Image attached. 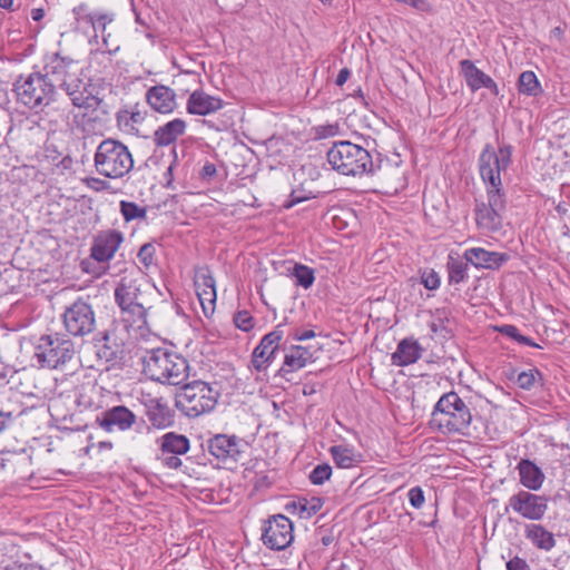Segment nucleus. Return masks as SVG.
I'll list each match as a JSON object with an SVG mask.
<instances>
[{"label":"nucleus","instance_id":"nucleus-28","mask_svg":"<svg viewBox=\"0 0 570 570\" xmlns=\"http://www.w3.org/2000/svg\"><path fill=\"white\" fill-rule=\"evenodd\" d=\"M519 471V481L524 489L530 491H538L541 489L544 482V473L542 470L531 460L521 459L517 465Z\"/></svg>","mask_w":570,"mask_h":570},{"label":"nucleus","instance_id":"nucleus-42","mask_svg":"<svg viewBox=\"0 0 570 570\" xmlns=\"http://www.w3.org/2000/svg\"><path fill=\"white\" fill-rule=\"evenodd\" d=\"M538 377L542 380V374L538 368L523 371L518 374L517 384L520 389L529 391L534 386Z\"/></svg>","mask_w":570,"mask_h":570},{"label":"nucleus","instance_id":"nucleus-46","mask_svg":"<svg viewBox=\"0 0 570 570\" xmlns=\"http://www.w3.org/2000/svg\"><path fill=\"white\" fill-rule=\"evenodd\" d=\"M154 255L155 246L151 243H146L139 248L137 257L145 267H149L154 262Z\"/></svg>","mask_w":570,"mask_h":570},{"label":"nucleus","instance_id":"nucleus-55","mask_svg":"<svg viewBox=\"0 0 570 570\" xmlns=\"http://www.w3.org/2000/svg\"><path fill=\"white\" fill-rule=\"evenodd\" d=\"M217 174L216 166L207 161L200 169L199 176L203 180H212Z\"/></svg>","mask_w":570,"mask_h":570},{"label":"nucleus","instance_id":"nucleus-37","mask_svg":"<svg viewBox=\"0 0 570 570\" xmlns=\"http://www.w3.org/2000/svg\"><path fill=\"white\" fill-rule=\"evenodd\" d=\"M288 276L295 279V285L308 289L315 282V272L312 267L295 263L288 268Z\"/></svg>","mask_w":570,"mask_h":570},{"label":"nucleus","instance_id":"nucleus-17","mask_svg":"<svg viewBox=\"0 0 570 570\" xmlns=\"http://www.w3.org/2000/svg\"><path fill=\"white\" fill-rule=\"evenodd\" d=\"M124 240L121 232L109 229L100 233L94 240L90 256L99 262L110 261Z\"/></svg>","mask_w":570,"mask_h":570},{"label":"nucleus","instance_id":"nucleus-41","mask_svg":"<svg viewBox=\"0 0 570 570\" xmlns=\"http://www.w3.org/2000/svg\"><path fill=\"white\" fill-rule=\"evenodd\" d=\"M86 23L89 24L95 32L100 31L104 38V41L107 42L105 38V30L108 23L114 20V14L110 13H94L86 14Z\"/></svg>","mask_w":570,"mask_h":570},{"label":"nucleus","instance_id":"nucleus-44","mask_svg":"<svg viewBox=\"0 0 570 570\" xmlns=\"http://www.w3.org/2000/svg\"><path fill=\"white\" fill-rule=\"evenodd\" d=\"M421 283L426 289L435 291L440 287L441 278L434 269H424L421 274Z\"/></svg>","mask_w":570,"mask_h":570},{"label":"nucleus","instance_id":"nucleus-7","mask_svg":"<svg viewBox=\"0 0 570 570\" xmlns=\"http://www.w3.org/2000/svg\"><path fill=\"white\" fill-rule=\"evenodd\" d=\"M141 295L136 281L121 278L115 288V302L119 306L124 321L138 328L146 325L147 309L139 302Z\"/></svg>","mask_w":570,"mask_h":570},{"label":"nucleus","instance_id":"nucleus-16","mask_svg":"<svg viewBox=\"0 0 570 570\" xmlns=\"http://www.w3.org/2000/svg\"><path fill=\"white\" fill-rule=\"evenodd\" d=\"M194 285L204 314L214 313L217 298L216 282L208 266L196 268Z\"/></svg>","mask_w":570,"mask_h":570},{"label":"nucleus","instance_id":"nucleus-26","mask_svg":"<svg viewBox=\"0 0 570 570\" xmlns=\"http://www.w3.org/2000/svg\"><path fill=\"white\" fill-rule=\"evenodd\" d=\"M75 65L76 61L72 58L62 57L60 53H55L45 65V73H42V76H47V79H51L52 83L57 82L60 85L61 82L73 77L71 73V68Z\"/></svg>","mask_w":570,"mask_h":570},{"label":"nucleus","instance_id":"nucleus-32","mask_svg":"<svg viewBox=\"0 0 570 570\" xmlns=\"http://www.w3.org/2000/svg\"><path fill=\"white\" fill-rule=\"evenodd\" d=\"M159 450L163 454H186L190 449L189 439L184 434L168 432L159 440Z\"/></svg>","mask_w":570,"mask_h":570},{"label":"nucleus","instance_id":"nucleus-58","mask_svg":"<svg viewBox=\"0 0 570 570\" xmlns=\"http://www.w3.org/2000/svg\"><path fill=\"white\" fill-rule=\"evenodd\" d=\"M430 330L432 333L441 334L443 337H446L450 334L449 330L444 326L442 321H440V323L432 322L430 324Z\"/></svg>","mask_w":570,"mask_h":570},{"label":"nucleus","instance_id":"nucleus-45","mask_svg":"<svg viewBox=\"0 0 570 570\" xmlns=\"http://www.w3.org/2000/svg\"><path fill=\"white\" fill-rule=\"evenodd\" d=\"M235 326L243 332H248L254 327V318L247 311H239L234 315Z\"/></svg>","mask_w":570,"mask_h":570},{"label":"nucleus","instance_id":"nucleus-19","mask_svg":"<svg viewBox=\"0 0 570 570\" xmlns=\"http://www.w3.org/2000/svg\"><path fill=\"white\" fill-rule=\"evenodd\" d=\"M512 146L502 145L499 147V154H497L490 144H487L479 156V171L492 169L493 174L498 170L501 175V170H505L511 164Z\"/></svg>","mask_w":570,"mask_h":570},{"label":"nucleus","instance_id":"nucleus-21","mask_svg":"<svg viewBox=\"0 0 570 570\" xmlns=\"http://www.w3.org/2000/svg\"><path fill=\"white\" fill-rule=\"evenodd\" d=\"M224 101L219 97L212 96L202 89L193 91L186 102V110L190 115L207 116L220 110Z\"/></svg>","mask_w":570,"mask_h":570},{"label":"nucleus","instance_id":"nucleus-8","mask_svg":"<svg viewBox=\"0 0 570 570\" xmlns=\"http://www.w3.org/2000/svg\"><path fill=\"white\" fill-rule=\"evenodd\" d=\"M62 323L67 333L75 337H83L96 330V314L92 305L79 297L65 308Z\"/></svg>","mask_w":570,"mask_h":570},{"label":"nucleus","instance_id":"nucleus-6","mask_svg":"<svg viewBox=\"0 0 570 570\" xmlns=\"http://www.w3.org/2000/svg\"><path fill=\"white\" fill-rule=\"evenodd\" d=\"M75 343L67 335H41L35 345V358L40 367L57 370L75 356Z\"/></svg>","mask_w":570,"mask_h":570},{"label":"nucleus","instance_id":"nucleus-22","mask_svg":"<svg viewBox=\"0 0 570 570\" xmlns=\"http://www.w3.org/2000/svg\"><path fill=\"white\" fill-rule=\"evenodd\" d=\"M173 352L167 348H153L142 356V372L154 382H160Z\"/></svg>","mask_w":570,"mask_h":570},{"label":"nucleus","instance_id":"nucleus-25","mask_svg":"<svg viewBox=\"0 0 570 570\" xmlns=\"http://www.w3.org/2000/svg\"><path fill=\"white\" fill-rule=\"evenodd\" d=\"M189 363L188 361L173 352L167 368L165 367L164 375L159 383L174 386H183L189 377Z\"/></svg>","mask_w":570,"mask_h":570},{"label":"nucleus","instance_id":"nucleus-54","mask_svg":"<svg viewBox=\"0 0 570 570\" xmlns=\"http://www.w3.org/2000/svg\"><path fill=\"white\" fill-rule=\"evenodd\" d=\"M72 13L75 16V20L77 23H86V14H94L92 12H89L88 6L86 3H80L79 6L75 7L72 9Z\"/></svg>","mask_w":570,"mask_h":570},{"label":"nucleus","instance_id":"nucleus-2","mask_svg":"<svg viewBox=\"0 0 570 570\" xmlns=\"http://www.w3.org/2000/svg\"><path fill=\"white\" fill-rule=\"evenodd\" d=\"M13 91L19 104L36 111H43L59 97L57 86L39 71L20 75L13 82Z\"/></svg>","mask_w":570,"mask_h":570},{"label":"nucleus","instance_id":"nucleus-31","mask_svg":"<svg viewBox=\"0 0 570 570\" xmlns=\"http://www.w3.org/2000/svg\"><path fill=\"white\" fill-rule=\"evenodd\" d=\"M186 121L175 118L163 126H159L154 132V142L157 146H168L184 135L186 130Z\"/></svg>","mask_w":570,"mask_h":570},{"label":"nucleus","instance_id":"nucleus-64","mask_svg":"<svg viewBox=\"0 0 570 570\" xmlns=\"http://www.w3.org/2000/svg\"><path fill=\"white\" fill-rule=\"evenodd\" d=\"M485 88L489 89L491 91V94L494 95V96H499L500 95V89H499L497 82L493 79L488 81V86Z\"/></svg>","mask_w":570,"mask_h":570},{"label":"nucleus","instance_id":"nucleus-27","mask_svg":"<svg viewBox=\"0 0 570 570\" xmlns=\"http://www.w3.org/2000/svg\"><path fill=\"white\" fill-rule=\"evenodd\" d=\"M502 214L503 212L499 209L485 206L484 202H475V223L481 230L488 233L500 230L502 227Z\"/></svg>","mask_w":570,"mask_h":570},{"label":"nucleus","instance_id":"nucleus-52","mask_svg":"<svg viewBox=\"0 0 570 570\" xmlns=\"http://www.w3.org/2000/svg\"><path fill=\"white\" fill-rule=\"evenodd\" d=\"M505 567H507V570H531L528 562L518 556L510 559L507 562Z\"/></svg>","mask_w":570,"mask_h":570},{"label":"nucleus","instance_id":"nucleus-4","mask_svg":"<svg viewBox=\"0 0 570 570\" xmlns=\"http://www.w3.org/2000/svg\"><path fill=\"white\" fill-rule=\"evenodd\" d=\"M96 171L106 178L119 179L129 174L134 158L129 148L120 140L104 139L94 156Z\"/></svg>","mask_w":570,"mask_h":570},{"label":"nucleus","instance_id":"nucleus-43","mask_svg":"<svg viewBox=\"0 0 570 570\" xmlns=\"http://www.w3.org/2000/svg\"><path fill=\"white\" fill-rule=\"evenodd\" d=\"M332 475V466L327 463L316 465L309 473V481L315 485H321Z\"/></svg>","mask_w":570,"mask_h":570},{"label":"nucleus","instance_id":"nucleus-11","mask_svg":"<svg viewBox=\"0 0 570 570\" xmlns=\"http://www.w3.org/2000/svg\"><path fill=\"white\" fill-rule=\"evenodd\" d=\"M283 325L278 324L272 332L265 334L252 354V366L258 371H265L275 360L284 336Z\"/></svg>","mask_w":570,"mask_h":570},{"label":"nucleus","instance_id":"nucleus-36","mask_svg":"<svg viewBox=\"0 0 570 570\" xmlns=\"http://www.w3.org/2000/svg\"><path fill=\"white\" fill-rule=\"evenodd\" d=\"M469 264L470 262H466L463 257L456 258L450 254L446 262L449 284H460L464 282L468 278Z\"/></svg>","mask_w":570,"mask_h":570},{"label":"nucleus","instance_id":"nucleus-23","mask_svg":"<svg viewBox=\"0 0 570 570\" xmlns=\"http://www.w3.org/2000/svg\"><path fill=\"white\" fill-rule=\"evenodd\" d=\"M314 358L311 346L291 345L286 350L283 366L278 370L277 375L285 377L287 374L305 367Z\"/></svg>","mask_w":570,"mask_h":570},{"label":"nucleus","instance_id":"nucleus-62","mask_svg":"<svg viewBox=\"0 0 570 570\" xmlns=\"http://www.w3.org/2000/svg\"><path fill=\"white\" fill-rule=\"evenodd\" d=\"M336 132V127L335 126H326V127H321V130H320V135L322 137H326V136H333L335 135Z\"/></svg>","mask_w":570,"mask_h":570},{"label":"nucleus","instance_id":"nucleus-15","mask_svg":"<svg viewBox=\"0 0 570 570\" xmlns=\"http://www.w3.org/2000/svg\"><path fill=\"white\" fill-rule=\"evenodd\" d=\"M242 440L236 435L215 434L206 441L208 452L219 462L236 463L242 454Z\"/></svg>","mask_w":570,"mask_h":570},{"label":"nucleus","instance_id":"nucleus-39","mask_svg":"<svg viewBox=\"0 0 570 570\" xmlns=\"http://www.w3.org/2000/svg\"><path fill=\"white\" fill-rule=\"evenodd\" d=\"M330 453L336 464L342 469H348L356 464V455L353 449L343 445H333L330 449Z\"/></svg>","mask_w":570,"mask_h":570},{"label":"nucleus","instance_id":"nucleus-40","mask_svg":"<svg viewBox=\"0 0 570 570\" xmlns=\"http://www.w3.org/2000/svg\"><path fill=\"white\" fill-rule=\"evenodd\" d=\"M120 213L126 222L135 219H145L147 215V208L141 207L134 202L121 200L119 203Z\"/></svg>","mask_w":570,"mask_h":570},{"label":"nucleus","instance_id":"nucleus-61","mask_svg":"<svg viewBox=\"0 0 570 570\" xmlns=\"http://www.w3.org/2000/svg\"><path fill=\"white\" fill-rule=\"evenodd\" d=\"M518 343L522 344V345H528V346H532V347H540L537 343L533 342V340L529 336H524V335H520V337H518Z\"/></svg>","mask_w":570,"mask_h":570},{"label":"nucleus","instance_id":"nucleus-56","mask_svg":"<svg viewBox=\"0 0 570 570\" xmlns=\"http://www.w3.org/2000/svg\"><path fill=\"white\" fill-rule=\"evenodd\" d=\"M498 331L502 334V335H505L514 341L518 342V337H520L521 333L519 332L518 327L514 326V325H510V324H507V325H502L498 328Z\"/></svg>","mask_w":570,"mask_h":570},{"label":"nucleus","instance_id":"nucleus-1","mask_svg":"<svg viewBox=\"0 0 570 570\" xmlns=\"http://www.w3.org/2000/svg\"><path fill=\"white\" fill-rule=\"evenodd\" d=\"M327 161L334 170L345 176L374 175L382 164L381 154L376 158L371 151L348 140L333 144L327 151Z\"/></svg>","mask_w":570,"mask_h":570},{"label":"nucleus","instance_id":"nucleus-38","mask_svg":"<svg viewBox=\"0 0 570 570\" xmlns=\"http://www.w3.org/2000/svg\"><path fill=\"white\" fill-rule=\"evenodd\" d=\"M518 90L521 95L537 97L542 94L541 85L533 71L521 72L518 80Z\"/></svg>","mask_w":570,"mask_h":570},{"label":"nucleus","instance_id":"nucleus-29","mask_svg":"<svg viewBox=\"0 0 570 570\" xmlns=\"http://www.w3.org/2000/svg\"><path fill=\"white\" fill-rule=\"evenodd\" d=\"M423 352L417 341L413 338L402 340L396 347V351L392 354V363L397 366H406L415 363Z\"/></svg>","mask_w":570,"mask_h":570},{"label":"nucleus","instance_id":"nucleus-18","mask_svg":"<svg viewBox=\"0 0 570 570\" xmlns=\"http://www.w3.org/2000/svg\"><path fill=\"white\" fill-rule=\"evenodd\" d=\"M463 258L478 269L497 271L510 259V255L482 247H471L464 250Z\"/></svg>","mask_w":570,"mask_h":570},{"label":"nucleus","instance_id":"nucleus-34","mask_svg":"<svg viewBox=\"0 0 570 570\" xmlns=\"http://www.w3.org/2000/svg\"><path fill=\"white\" fill-rule=\"evenodd\" d=\"M147 416L153 426L165 429L174 423V413L170 407L159 400L150 401L147 410Z\"/></svg>","mask_w":570,"mask_h":570},{"label":"nucleus","instance_id":"nucleus-10","mask_svg":"<svg viewBox=\"0 0 570 570\" xmlns=\"http://www.w3.org/2000/svg\"><path fill=\"white\" fill-rule=\"evenodd\" d=\"M262 541L271 550L286 549L293 541V523L284 514L269 517L262 528Z\"/></svg>","mask_w":570,"mask_h":570},{"label":"nucleus","instance_id":"nucleus-20","mask_svg":"<svg viewBox=\"0 0 570 570\" xmlns=\"http://www.w3.org/2000/svg\"><path fill=\"white\" fill-rule=\"evenodd\" d=\"M146 101L150 108L159 114H171L176 107V92L165 85H156L147 89Z\"/></svg>","mask_w":570,"mask_h":570},{"label":"nucleus","instance_id":"nucleus-33","mask_svg":"<svg viewBox=\"0 0 570 570\" xmlns=\"http://www.w3.org/2000/svg\"><path fill=\"white\" fill-rule=\"evenodd\" d=\"M460 69L465 79L468 87L474 92L488 86V81L492 78L476 68L473 61L464 59L460 61Z\"/></svg>","mask_w":570,"mask_h":570},{"label":"nucleus","instance_id":"nucleus-59","mask_svg":"<svg viewBox=\"0 0 570 570\" xmlns=\"http://www.w3.org/2000/svg\"><path fill=\"white\" fill-rule=\"evenodd\" d=\"M350 76H351V71H350L348 68L341 69L338 75H337V77H336L335 83L337 86H343L347 81Z\"/></svg>","mask_w":570,"mask_h":570},{"label":"nucleus","instance_id":"nucleus-47","mask_svg":"<svg viewBox=\"0 0 570 570\" xmlns=\"http://www.w3.org/2000/svg\"><path fill=\"white\" fill-rule=\"evenodd\" d=\"M157 459L167 469L178 470L183 465V461L179 459V455L176 454H163L160 452V455Z\"/></svg>","mask_w":570,"mask_h":570},{"label":"nucleus","instance_id":"nucleus-63","mask_svg":"<svg viewBox=\"0 0 570 570\" xmlns=\"http://www.w3.org/2000/svg\"><path fill=\"white\" fill-rule=\"evenodd\" d=\"M45 17V10L42 8H33L31 10V18L35 21H40Z\"/></svg>","mask_w":570,"mask_h":570},{"label":"nucleus","instance_id":"nucleus-9","mask_svg":"<svg viewBox=\"0 0 570 570\" xmlns=\"http://www.w3.org/2000/svg\"><path fill=\"white\" fill-rule=\"evenodd\" d=\"M549 498L533 493L527 489H520L513 493L504 507V511L512 510L519 517L530 520L540 521L548 511Z\"/></svg>","mask_w":570,"mask_h":570},{"label":"nucleus","instance_id":"nucleus-12","mask_svg":"<svg viewBox=\"0 0 570 570\" xmlns=\"http://www.w3.org/2000/svg\"><path fill=\"white\" fill-rule=\"evenodd\" d=\"M96 423L107 433L126 432L137 424V415L125 405H115L98 414Z\"/></svg>","mask_w":570,"mask_h":570},{"label":"nucleus","instance_id":"nucleus-53","mask_svg":"<svg viewBox=\"0 0 570 570\" xmlns=\"http://www.w3.org/2000/svg\"><path fill=\"white\" fill-rule=\"evenodd\" d=\"M18 451L16 450H1L0 451V470L7 469L9 465H12V458L18 455Z\"/></svg>","mask_w":570,"mask_h":570},{"label":"nucleus","instance_id":"nucleus-57","mask_svg":"<svg viewBox=\"0 0 570 570\" xmlns=\"http://www.w3.org/2000/svg\"><path fill=\"white\" fill-rule=\"evenodd\" d=\"M315 336H316V334L313 330L295 331L293 333V338L295 341H306V340L314 338Z\"/></svg>","mask_w":570,"mask_h":570},{"label":"nucleus","instance_id":"nucleus-13","mask_svg":"<svg viewBox=\"0 0 570 570\" xmlns=\"http://www.w3.org/2000/svg\"><path fill=\"white\" fill-rule=\"evenodd\" d=\"M58 87L69 97L73 107L97 110L104 102L101 98L89 91V86L79 77L73 76L58 85Z\"/></svg>","mask_w":570,"mask_h":570},{"label":"nucleus","instance_id":"nucleus-60","mask_svg":"<svg viewBox=\"0 0 570 570\" xmlns=\"http://www.w3.org/2000/svg\"><path fill=\"white\" fill-rule=\"evenodd\" d=\"M12 420L11 412H4L0 410V432L6 429L8 422Z\"/></svg>","mask_w":570,"mask_h":570},{"label":"nucleus","instance_id":"nucleus-14","mask_svg":"<svg viewBox=\"0 0 570 570\" xmlns=\"http://www.w3.org/2000/svg\"><path fill=\"white\" fill-rule=\"evenodd\" d=\"M98 361L115 365L122 358L124 344L117 340L115 328L97 333L92 340Z\"/></svg>","mask_w":570,"mask_h":570},{"label":"nucleus","instance_id":"nucleus-50","mask_svg":"<svg viewBox=\"0 0 570 570\" xmlns=\"http://www.w3.org/2000/svg\"><path fill=\"white\" fill-rule=\"evenodd\" d=\"M86 186L95 191H102L110 188V185L107 180L98 178V177H87L83 179Z\"/></svg>","mask_w":570,"mask_h":570},{"label":"nucleus","instance_id":"nucleus-30","mask_svg":"<svg viewBox=\"0 0 570 570\" xmlns=\"http://www.w3.org/2000/svg\"><path fill=\"white\" fill-rule=\"evenodd\" d=\"M524 537L539 550L551 551L556 547V539L552 532L542 524L528 523L524 527Z\"/></svg>","mask_w":570,"mask_h":570},{"label":"nucleus","instance_id":"nucleus-49","mask_svg":"<svg viewBox=\"0 0 570 570\" xmlns=\"http://www.w3.org/2000/svg\"><path fill=\"white\" fill-rule=\"evenodd\" d=\"M407 497L411 505L415 509H420L425 501L424 492L421 487L412 488L409 491Z\"/></svg>","mask_w":570,"mask_h":570},{"label":"nucleus","instance_id":"nucleus-48","mask_svg":"<svg viewBox=\"0 0 570 570\" xmlns=\"http://www.w3.org/2000/svg\"><path fill=\"white\" fill-rule=\"evenodd\" d=\"M171 154H173V160L170 161L169 166L167 167L165 174H164V178H165V187L166 188H174L173 187V181H174V171L178 165V159H177V153H176V148H173L171 149Z\"/></svg>","mask_w":570,"mask_h":570},{"label":"nucleus","instance_id":"nucleus-35","mask_svg":"<svg viewBox=\"0 0 570 570\" xmlns=\"http://www.w3.org/2000/svg\"><path fill=\"white\" fill-rule=\"evenodd\" d=\"M323 504V499L318 497L301 498L286 503L285 510L289 513H297L302 519H309L322 509Z\"/></svg>","mask_w":570,"mask_h":570},{"label":"nucleus","instance_id":"nucleus-24","mask_svg":"<svg viewBox=\"0 0 570 570\" xmlns=\"http://www.w3.org/2000/svg\"><path fill=\"white\" fill-rule=\"evenodd\" d=\"M480 176L483 183L487 185L488 202H484V205L504 212L507 207V200L505 195L502 191L501 175H499L498 170H495V174H493L492 169L488 168L487 170H482Z\"/></svg>","mask_w":570,"mask_h":570},{"label":"nucleus","instance_id":"nucleus-3","mask_svg":"<svg viewBox=\"0 0 570 570\" xmlns=\"http://www.w3.org/2000/svg\"><path fill=\"white\" fill-rule=\"evenodd\" d=\"M471 422L470 407L453 391L444 393L433 407L431 424L442 433L465 435Z\"/></svg>","mask_w":570,"mask_h":570},{"label":"nucleus","instance_id":"nucleus-5","mask_svg":"<svg viewBox=\"0 0 570 570\" xmlns=\"http://www.w3.org/2000/svg\"><path fill=\"white\" fill-rule=\"evenodd\" d=\"M218 392L204 381L185 383L176 394V406L188 417L210 412L217 404Z\"/></svg>","mask_w":570,"mask_h":570},{"label":"nucleus","instance_id":"nucleus-51","mask_svg":"<svg viewBox=\"0 0 570 570\" xmlns=\"http://www.w3.org/2000/svg\"><path fill=\"white\" fill-rule=\"evenodd\" d=\"M309 195H305L303 190H293L289 195V199L284 204L285 208H292L296 204L309 199Z\"/></svg>","mask_w":570,"mask_h":570}]
</instances>
